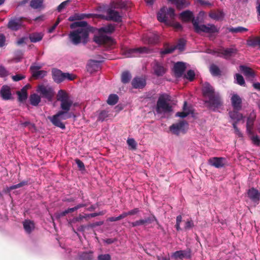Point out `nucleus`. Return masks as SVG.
Instances as JSON below:
<instances>
[{
	"label": "nucleus",
	"mask_w": 260,
	"mask_h": 260,
	"mask_svg": "<svg viewBox=\"0 0 260 260\" xmlns=\"http://www.w3.org/2000/svg\"><path fill=\"white\" fill-rule=\"evenodd\" d=\"M209 164L216 168L223 167L226 162V159L224 157H214L210 158L208 160Z\"/></svg>",
	"instance_id": "nucleus-14"
},
{
	"label": "nucleus",
	"mask_w": 260,
	"mask_h": 260,
	"mask_svg": "<svg viewBox=\"0 0 260 260\" xmlns=\"http://www.w3.org/2000/svg\"><path fill=\"white\" fill-rule=\"evenodd\" d=\"M118 101V97L116 94H112L109 96L107 100V103L109 105H114Z\"/></svg>",
	"instance_id": "nucleus-38"
},
{
	"label": "nucleus",
	"mask_w": 260,
	"mask_h": 260,
	"mask_svg": "<svg viewBox=\"0 0 260 260\" xmlns=\"http://www.w3.org/2000/svg\"><path fill=\"white\" fill-rule=\"evenodd\" d=\"M194 226V223L191 219L188 220L186 221L184 226L185 230H188Z\"/></svg>",
	"instance_id": "nucleus-50"
},
{
	"label": "nucleus",
	"mask_w": 260,
	"mask_h": 260,
	"mask_svg": "<svg viewBox=\"0 0 260 260\" xmlns=\"http://www.w3.org/2000/svg\"><path fill=\"white\" fill-rule=\"evenodd\" d=\"M248 197L250 201L253 203L254 206L258 203L259 201V196H248Z\"/></svg>",
	"instance_id": "nucleus-54"
},
{
	"label": "nucleus",
	"mask_w": 260,
	"mask_h": 260,
	"mask_svg": "<svg viewBox=\"0 0 260 260\" xmlns=\"http://www.w3.org/2000/svg\"><path fill=\"white\" fill-rule=\"evenodd\" d=\"M233 127L234 129L235 134L240 138L243 137V134L240 129L238 128L236 122H233Z\"/></svg>",
	"instance_id": "nucleus-47"
},
{
	"label": "nucleus",
	"mask_w": 260,
	"mask_h": 260,
	"mask_svg": "<svg viewBox=\"0 0 260 260\" xmlns=\"http://www.w3.org/2000/svg\"><path fill=\"white\" fill-rule=\"evenodd\" d=\"M9 75V72L3 66H0V76L5 77Z\"/></svg>",
	"instance_id": "nucleus-51"
},
{
	"label": "nucleus",
	"mask_w": 260,
	"mask_h": 260,
	"mask_svg": "<svg viewBox=\"0 0 260 260\" xmlns=\"http://www.w3.org/2000/svg\"><path fill=\"white\" fill-rule=\"evenodd\" d=\"M168 26H171L177 30L180 29L182 28L181 25L179 22H175L174 20L172 21V23L169 24Z\"/></svg>",
	"instance_id": "nucleus-56"
},
{
	"label": "nucleus",
	"mask_w": 260,
	"mask_h": 260,
	"mask_svg": "<svg viewBox=\"0 0 260 260\" xmlns=\"http://www.w3.org/2000/svg\"><path fill=\"white\" fill-rule=\"evenodd\" d=\"M81 257L83 260H91L92 255L90 253H84L82 254Z\"/></svg>",
	"instance_id": "nucleus-62"
},
{
	"label": "nucleus",
	"mask_w": 260,
	"mask_h": 260,
	"mask_svg": "<svg viewBox=\"0 0 260 260\" xmlns=\"http://www.w3.org/2000/svg\"><path fill=\"white\" fill-rule=\"evenodd\" d=\"M248 195H260V192L257 189L252 188L248 190Z\"/></svg>",
	"instance_id": "nucleus-59"
},
{
	"label": "nucleus",
	"mask_w": 260,
	"mask_h": 260,
	"mask_svg": "<svg viewBox=\"0 0 260 260\" xmlns=\"http://www.w3.org/2000/svg\"><path fill=\"white\" fill-rule=\"evenodd\" d=\"M176 14L174 9L171 8H162L157 13V19L159 21L164 23L166 25L172 23V21L175 19Z\"/></svg>",
	"instance_id": "nucleus-7"
},
{
	"label": "nucleus",
	"mask_w": 260,
	"mask_h": 260,
	"mask_svg": "<svg viewBox=\"0 0 260 260\" xmlns=\"http://www.w3.org/2000/svg\"><path fill=\"white\" fill-rule=\"evenodd\" d=\"M153 70L155 74L158 76L163 75L166 72L165 68L158 62L154 63Z\"/></svg>",
	"instance_id": "nucleus-29"
},
{
	"label": "nucleus",
	"mask_w": 260,
	"mask_h": 260,
	"mask_svg": "<svg viewBox=\"0 0 260 260\" xmlns=\"http://www.w3.org/2000/svg\"><path fill=\"white\" fill-rule=\"evenodd\" d=\"M143 39L145 42L147 41L149 44H154L157 42L158 37L157 35L151 34L148 37L144 38Z\"/></svg>",
	"instance_id": "nucleus-34"
},
{
	"label": "nucleus",
	"mask_w": 260,
	"mask_h": 260,
	"mask_svg": "<svg viewBox=\"0 0 260 260\" xmlns=\"http://www.w3.org/2000/svg\"><path fill=\"white\" fill-rule=\"evenodd\" d=\"M255 118L254 113H251L249 117L247 118L246 123V132L247 134H251L253 129V122Z\"/></svg>",
	"instance_id": "nucleus-21"
},
{
	"label": "nucleus",
	"mask_w": 260,
	"mask_h": 260,
	"mask_svg": "<svg viewBox=\"0 0 260 260\" xmlns=\"http://www.w3.org/2000/svg\"><path fill=\"white\" fill-rule=\"evenodd\" d=\"M231 103L234 110L239 111L241 109L242 100L237 94H233L231 96Z\"/></svg>",
	"instance_id": "nucleus-18"
},
{
	"label": "nucleus",
	"mask_w": 260,
	"mask_h": 260,
	"mask_svg": "<svg viewBox=\"0 0 260 260\" xmlns=\"http://www.w3.org/2000/svg\"><path fill=\"white\" fill-rule=\"evenodd\" d=\"M27 184V181H22L17 184L13 185L10 186V187H8L7 188V190L8 192H10V191L13 189L20 188V187H22Z\"/></svg>",
	"instance_id": "nucleus-43"
},
{
	"label": "nucleus",
	"mask_w": 260,
	"mask_h": 260,
	"mask_svg": "<svg viewBox=\"0 0 260 260\" xmlns=\"http://www.w3.org/2000/svg\"><path fill=\"white\" fill-rule=\"evenodd\" d=\"M204 96L208 98V103L210 109L215 111L222 105L221 98L218 93L214 92L212 86L208 83H205L203 86Z\"/></svg>",
	"instance_id": "nucleus-4"
},
{
	"label": "nucleus",
	"mask_w": 260,
	"mask_h": 260,
	"mask_svg": "<svg viewBox=\"0 0 260 260\" xmlns=\"http://www.w3.org/2000/svg\"><path fill=\"white\" fill-rule=\"evenodd\" d=\"M108 116V112L106 111H103L100 113L98 119L99 120L104 121Z\"/></svg>",
	"instance_id": "nucleus-49"
},
{
	"label": "nucleus",
	"mask_w": 260,
	"mask_h": 260,
	"mask_svg": "<svg viewBox=\"0 0 260 260\" xmlns=\"http://www.w3.org/2000/svg\"><path fill=\"white\" fill-rule=\"evenodd\" d=\"M56 98L57 100L60 103V106L62 110L59 111L52 116L48 117V119L54 125L64 129L66 127L64 124L61 122V120L72 117H76L74 114L68 113V112L73 105L76 106L77 104H74L69 94L63 90H59L58 91Z\"/></svg>",
	"instance_id": "nucleus-1"
},
{
	"label": "nucleus",
	"mask_w": 260,
	"mask_h": 260,
	"mask_svg": "<svg viewBox=\"0 0 260 260\" xmlns=\"http://www.w3.org/2000/svg\"><path fill=\"white\" fill-rule=\"evenodd\" d=\"M132 85L135 88H142L146 85L145 79L140 77H136L132 81Z\"/></svg>",
	"instance_id": "nucleus-22"
},
{
	"label": "nucleus",
	"mask_w": 260,
	"mask_h": 260,
	"mask_svg": "<svg viewBox=\"0 0 260 260\" xmlns=\"http://www.w3.org/2000/svg\"><path fill=\"white\" fill-rule=\"evenodd\" d=\"M240 70L243 73L244 75L246 76V78L252 79L254 77V73L250 68L244 66H240Z\"/></svg>",
	"instance_id": "nucleus-28"
},
{
	"label": "nucleus",
	"mask_w": 260,
	"mask_h": 260,
	"mask_svg": "<svg viewBox=\"0 0 260 260\" xmlns=\"http://www.w3.org/2000/svg\"><path fill=\"white\" fill-rule=\"evenodd\" d=\"M12 78L14 81H18L19 80H21L25 78V76L22 75L18 74V75L13 76L12 77Z\"/></svg>",
	"instance_id": "nucleus-60"
},
{
	"label": "nucleus",
	"mask_w": 260,
	"mask_h": 260,
	"mask_svg": "<svg viewBox=\"0 0 260 260\" xmlns=\"http://www.w3.org/2000/svg\"><path fill=\"white\" fill-rule=\"evenodd\" d=\"M235 79L236 80V83L240 85H244L245 84V81L243 76L239 74H236L235 76Z\"/></svg>",
	"instance_id": "nucleus-45"
},
{
	"label": "nucleus",
	"mask_w": 260,
	"mask_h": 260,
	"mask_svg": "<svg viewBox=\"0 0 260 260\" xmlns=\"http://www.w3.org/2000/svg\"><path fill=\"white\" fill-rule=\"evenodd\" d=\"M183 111L181 112H177L176 114V116L177 117H180L181 118H184L186 117L191 112V110L189 108L187 107V102H184V106H183Z\"/></svg>",
	"instance_id": "nucleus-32"
},
{
	"label": "nucleus",
	"mask_w": 260,
	"mask_h": 260,
	"mask_svg": "<svg viewBox=\"0 0 260 260\" xmlns=\"http://www.w3.org/2000/svg\"><path fill=\"white\" fill-rule=\"evenodd\" d=\"M18 95L19 100L21 102H22L25 100L27 98V92L26 89L25 87H23L20 91H18L17 92Z\"/></svg>",
	"instance_id": "nucleus-39"
},
{
	"label": "nucleus",
	"mask_w": 260,
	"mask_h": 260,
	"mask_svg": "<svg viewBox=\"0 0 260 260\" xmlns=\"http://www.w3.org/2000/svg\"><path fill=\"white\" fill-rule=\"evenodd\" d=\"M92 215H94V213L90 214H86L84 215H80L77 220L79 221L80 220H82L83 219H86V220H88L90 218L94 217V216H93Z\"/></svg>",
	"instance_id": "nucleus-53"
},
{
	"label": "nucleus",
	"mask_w": 260,
	"mask_h": 260,
	"mask_svg": "<svg viewBox=\"0 0 260 260\" xmlns=\"http://www.w3.org/2000/svg\"><path fill=\"white\" fill-rule=\"evenodd\" d=\"M87 205V203L79 204L73 208H68V209L64 210V211L58 213L56 215V217L57 218H60L61 217L64 216L67 214L73 212L77 210V209H78L81 207L86 206Z\"/></svg>",
	"instance_id": "nucleus-20"
},
{
	"label": "nucleus",
	"mask_w": 260,
	"mask_h": 260,
	"mask_svg": "<svg viewBox=\"0 0 260 260\" xmlns=\"http://www.w3.org/2000/svg\"><path fill=\"white\" fill-rule=\"evenodd\" d=\"M29 101L31 105L37 106L41 102V97L37 94L34 93L30 96Z\"/></svg>",
	"instance_id": "nucleus-33"
},
{
	"label": "nucleus",
	"mask_w": 260,
	"mask_h": 260,
	"mask_svg": "<svg viewBox=\"0 0 260 260\" xmlns=\"http://www.w3.org/2000/svg\"><path fill=\"white\" fill-rule=\"evenodd\" d=\"M112 5L114 8H123L127 6V4L123 0H115Z\"/></svg>",
	"instance_id": "nucleus-35"
},
{
	"label": "nucleus",
	"mask_w": 260,
	"mask_h": 260,
	"mask_svg": "<svg viewBox=\"0 0 260 260\" xmlns=\"http://www.w3.org/2000/svg\"><path fill=\"white\" fill-rule=\"evenodd\" d=\"M43 0H31L30 6L31 8L37 9L43 6Z\"/></svg>",
	"instance_id": "nucleus-40"
},
{
	"label": "nucleus",
	"mask_w": 260,
	"mask_h": 260,
	"mask_svg": "<svg viewBox=\"0 0 260 260\" xmlns=\"http://www.w3.org/2000/svg\"><path fill=\"white\" fill-rule=\"evenodd\" d=\"M101 61L95 60H90L87 66V70L90 73H92L100 69Z\"/></svg>",
	"instance_id": "nucleus-23"
},
{
	"label": "nucleus",
	"mask_w": 260,
	"mask_h": 260,
	"mask_svg": "<svg viewBox=\"0 0 260 260\" xmlns=\"http://www.w3.org/2000/svg\"><path fill=\"white\" fill-rule=\"evenodd\" d=\"M70 1L68 0L61 3L57 7V10L60 12L70 3Z\"/></svg>",
	"instance_id": "nucleus-58"
},
{
	"label": "nucleus",
	"mask_w": 260,
	"mask_h": 260,
	"mask_svg": "<svg viewBox=\"0 0 260 260\" xmlns=\"http://www.w3.org/2000/svg\"><path fill=\"white\" fill-rule=\"evenodd\" d=\"M75 161L78 167L79 168L80 170H84L85 169L84 165L82 161L78 159H76Z\"/></svg>",
	"instance_id": "nucleus-61"
},
{
	"label": "nucleus",
	"mask_w": 260,
	"mask_h": 260,
	"mask_svg": "<svg viewBox=\"0 0 260 260\" xmlns=\"http://www.w3.org/2000/svg\"><path fill=\"white\" fill-rule=\"evenodd\" d=\"M154 220H156V219L155 216H153L152 217H148L144 219H140L135 222H133L131 224L132 226L135 227L140 225H143L145 223H150Z\"/></svg>",
	"instance_id": "nucleus-24"
},
{
	"label": "nucleus",
	"mask_w": 260,
	"mask_h": 260,
	"mask_svg": "<svg viewBox=\"0 0 260 260\" xmlns=\"http://www.w3.org/2000/svg\"><path fill=\"white\" fill-rule=\"evenodd\" d=\"M131 79V75L128 72H124L121 75V81L123 83H128Z\"/></svg>",
	"instance_id": "nucleus-41"
},
{
	"label": "nucleus",
	"mask_w": 260,
	"mask_h": 260,
	"mask_svg": "<svg viewBox=\"0 0 260 260\" xmlns=\"http://www.w3.org/2000/svg\"><path fill=\"white\" fill-rule=\"evenodd\" d=\"M259 38H255L254 39L248 40L247 44L249 46L254 47L258 46Z\"/></svg>",
	"instance_id": "nucleus-46"
},
{
	"label": "nucleus",
	"mask_w": 260,
	"mask_h": 260,
	"mask_svg": "<svg viewBox=\"0 0 260 260\" xmlns=\"http://www.w3.org/2000/svg\"><path fill=\"white\" fill-rule=\"evenodd\" d=\"M23 25L22 18L21 17H14L11 18L8 24V27L13 30H17Z\"/></svg>",
	"instance_id": "nucleus-12"
},
{
	"label": "nucleus",
	"mask_w": 260,
	"mask_h": 260,
	"mask_svg": "<svg viewBox=\"0 0 260 260\" xmlns=\"http://www.w3.org/2000/svg\"><path fill=\"white\" fill-rule=\"evenodd\" d=\"M211 74L213 76H218L220 74V71L218 67L215 65H212L210 68Z\"/></svg>",
	"instance_id": "nucleus-44"
},
{
	"label": "nucleus",
	"mask_w": 260,
	"mask_h": 260,
	"mask_svg": "<svg viewBox=\"0 0 260 260\" xmlns=\"http://www.w3.org/2000/svg\"><path fill=\"white\" fill-rule=\"evenodd\" d=\"M40 68L41 67L38 66H31L30 69L34 77L43 78L46 75L47 72L44 70H40Z\"/></svg>",
	"instance_id": "nucleus-19"
},
{
	"label": "nucleus",
	"mask_w": 260,
	"mask_h": 260,
	"mask_svg": "<svg viewBox=\"0 0 260 260\" xmlns=\"http://www.w3.org/2000/svg\"><path fill=\"white\" fill-rule=\"evenodd\" d=\"M44 34L42 32H35L29 35V39L32 43H37L42 40Z\"/></svg>",
	"instance_id": "nucleus-30"
},
{
	"label": "nucleus",
	"mask_w": 260,
	"mask_h": 260,
	"mask_svg": "<svg viewBox=\"0 0 260 260\" xmlns=\"http://www.w3.org/2000/svg\"><path fill=\"white\" fill-rule=\"evenodd\" d=\"M75 30L70 32L69 37L71 42L74 45L85 44L88 41L89 28L85 21L75 22L70 25Z\"/></svg>",
	"instance_id": "nucleus-2"
},
{
	"label": "nucleus",
	"mask_w": 260,
	"mask_h": 260,
	"mask_svg": "<svg viewBox=\"0 0 260 260\" xmlns=\"http://www.w3.org/2000/svg\"><path fill=\"white\" fill-rule=\"evenodd\" d=\"M175 258L182 259L183 258H190V250H179L176 251L173 254Z\"/></svg>",
	"instance_id": "nucleus-25"
},
{
	"label": "nucleus",
	"mask_w": 260,
	"mask_h": 260,
	"mask_svg": "<svg viewBox=\"0 0 260 260\" xmlns=\"http://www.w3.org/2000/svg\"><path fill=\"white\" fill-rule=\"evenodd\" d=\"M229 30L230 32L232 33H238V32H243L244 31H247L248 29L246 28L238 26L237 27H231L229 28Z\"/></svg>",
	"instance_id": "nucleus-42"
},
{
	"label": "nucleus",
	"mask_w": 260,
	"mask_h": 260,
	"mask_svg": "<svg viewBox=\"0 0 260 260\" xmlns=\"http://www.w3.org/2000/svg\"><path fill=\"white\" fill-rule=\"evenodd\" d=\"M170 101V96L167 94H162L159 97L156 106L157 114L165 115L172 111V106L169 103Z\"/></svg>",
	"instance_id": "nucleus-6"
},
{
	"label": "nucleus",
	"mask_w": 260,
	"mask_h": 260,
	"mask_svg": "<svg viewBox=\"0 0 260 260\" xmlns=\"http://www.w3.org/2000/svg\"><path fill=\"white\" fill-rule=\"evenodd\" d=\"M106 20H113L116 22L121 21V16L114 10L109 9L107 11V15L104 17Z\"/></svg>",
	"instance_id": "nucleus-16"
},
{
	"label": "nucleus",
	"mask_w": 260,
	"mask_h": 260,
	"mask_svg": "<svg viewBox=\"0 0 260 260\" xmlns=\"http://www.w3.org/2000/svg\"><path fill=\"white\" fill-rule=\"evenodd\" d=\"M0 93L3 100H7L10 99L11 97L10 88L8 86H3L2 87Z\"/></svg>",
	"instance_id": "nucleus-27"
},
{
	"label": "nucleus",
	"mask_w": 260,
	"mask_h": 260,
	"mask_svg": "<svg viewBox=\"0 0 260 260\" xmlns=\"http://www.w3.org/2000/svg\"><path fill=\"white\" fill-rule=\"evenodd\" d=\"M21 124L23 125L24 126H29V127L30 129H35V125L33 124H31L29 121H26L23 123H22Z\"/></svg>",
	"instance_id": "nucleus-63"
},
{
	"label": "nucleus",
	"mask_w": 260,
	"mask_h": 260,
	"mask_svg": "<svg viewBox=\"0 0 260 260\" xmlns=\"http://www.w3.org/2000/svg\"><path fill=\"white\" fill-rule=\"evenodd\" d=\"M111 256L109 254H100L98 256V260H111Z\"/></svg>",
	"instance_id": "nucleus-55"
},
{
	"label": "nucleus",
	"mask_w": 260,
	"mask_h": 260,
	"mask_svg": "<svg viewBox=\"0 0 260 260\" xmlns=\"http://www.w3.org/2000/svg\"><path fill=\"white\" fill-rule=\"evenodd\" d=\"M53 78L56 83H60L65 79L71 81L74 79L75 76L69 73H63L59 70H53L52 71Z\"/></svg>",
	"instance_id": "nucleus-8"
},
{
	"label": "nucleus",
	"mask_w": 260,
	"mask_h": 260,
	"mask_svg": "<svg viewBox=\"0 0 260 260\" xmlns=\"http://www.w3.org/2000/svg\"><path fill=\"white\" fill-rule=\"evenodd\" d=\"M127 143L129 147H130L132 149H136L137 143L133 138L128 139L127 140Z\"/></svg>",
	"instance_id": "nucleus-48"
},
{
	"label": "nucleus",
	"mask_w": 260,
	"mask_h": 260,
	"mask_svg": "<svg viewBox=\"0 0 260 260\" xmlns=\"http://www.w3.org/2000/svg\"><path fill=\"white\" fill-rule=\"evenodd\" d=\"M37 92L40 93L42 98L47 99L50 101L54 95L53 89L49 86L44 85H40L37 90Z\"/></svg>",
	"instance_id": "nucleus-10"
},
{
	"label": "nucleus",
	"mask_w": 260,
	"mask_h": 260,
	"mask_svg": "<svg viewBox=\"0 0 260 260\" xmlns=\"http://www.w3.org/2000/svg\"><path fill=\"white\" fill-rule=\"evenodd\" d=\"M23 224L25 231L28 234L30 233L35 228L34 222L29 220H25Z\"/></svg>",
	"instance_id": "nucleus-31"
},
{
	"label": "nucleus",
	"mask_w": 260,
	"mask_h": 260,
	"mask_svg": "<svg viewBox=\"0 0 260 260\" xmlns=\"http://www.w3.org/2000/svg\"><path fill=\"white\" fill-rule=\"evenodd\" d=\"M114 29L115 27L112 24H109L100 28L98 30V34L94 37V41L99 45H114L115 44L114 41L106 34L112 33L114 31Z\"/></svg>",
	"instance_id": "nucleus-5"
},
{
	"label": "nucleus",
	"mask_w": 260,
	"mask_h": 260,
	"mask_svg": "<svg viewBox=\"0 0 260 260\" xmlns=\"http://www.w3.org/2000/svg\"><path fill=\"white\" fill-rule=\"evenodd\" d=\"M187 123L182 120L171 125L170 129L173 134L178 135L181 133H184L187 129Z\"/></svg>",
	"instance_id": "nucleus-11"
},
{
	"label": "nucleus",
	"mask_w": 260,
	"mask_h": 260,
	"mask_svg": "<svg viewBox=\"0 0 260 260\" xmlns=\"http://www.w3.org/2000/svg\"><path fill=\"white\" fill-rule=\"evenodd\" d=\"M185 63L182 62H178L174 64V72L177 77H181L186 69Z\"/></svg>",
	"instance_id": "nucleus-17"
},
{
	"label": "nucleus",
	"mask_w": 260,
	"mask_h": 260,
	"mask_svg": "<svg viewBox=\"0 0 260 260\" xmlns=\"http://www.w3.org/2000/svg\"><path fill=\"white\" fill-rule=\"evenodd\" d=\"M139 211H140V210L138 208H134L133 210H131V211H129L128 212V215L129 216L134 215H135V214H137V213H138L139 212Z\"/></svg>",
	"instance_id": "nucleus-64"
},
{
	"label": "nucleus",
	"mask_w": 260,
	"mask_h": 260,
	"mask_svg": "<svg viewBox=\"0 0 260 260\" xmlns=\"http://www.w3.org/2000/svg\"><path fill=\"white\" fill-rule=\"evenodd\" d=\"M194 76L195 74L194 71L192 70H189L185 75V77L190 81H192L194 79Z\"/></svg>",
	"instance_id": "nucleus-52"
},
{
	"label": "nucleus",
	"mask_w": 260,
	"mask_h": 260,
	"mask_svg": "<svg viewBox=\"0 0 260 260\" xmlns=\"http://www.w3.org/2000/svg\"><path fill=\"white\" fill-rule=\"evenodd\" d=\"M185 45V40L183 39H180L178 44L174 46L169 48H166L161 51L162 54H165L173 52L175 49H178L179 51H183Z\"/></svg>",
	"instance_id": "nucleus-13"
},
{
	"label": "nucleus",
	"mask_w": 260,
	"mask_h": 260,
	"mask_svg": "<svg viewBox=\"0 0 260 260\" xmlns=\"http://www.w3.org/2000/svg\"><path fill=\"white\" fill-rule=\"evenodd\" d=\"M180 19L184 22L192 21L195 31L198 34L206 33L213 34L218 32L219 29L214 25L200 24L199 19L193 18V13L189 10L182 12L180 14Z\"/></svg>",
	"instance_id": "nucleus-3"
},
{
	"label": "nucleus",
	"mask_w": 260,
	"mask_h": 260,
	"mask_svg": "<svg viewBox=\"0 0 260 260\" xmlns=\"http://www.w3.org/2000/svg\"><path fill=\"white\" fill-rule=\"evenodd\" d=\"M252 143L256 146H259L260 145V138L256 135H254L253 131H252L251 134H248Z\"/></svg>",
	"instance_id": "nucleus-36"
},
{
	"label": "nucleus",
	"mask_w": 260,
	"mask_h": 260,
	"mask_svg": "<svg viewBox=\"0 0 260 260\" xmlns=\"http://www.w3.org/2000/svg\"><path fill=\"white\" fill-rule=\"evenodd\" d=\"M104 224V221H98L95 222L94 223H90L87 225L88 228L93 229L96 226L102 225Z\"/></svg>",
	"instance_id": "nucleus-57"
},
{
	"label": "nucleus",
	"mask_w": 260,
	"mask_h": 260,
	"mask_svg": "<svg viewBox=\"0 0 260 260\" xmlns=\"http://www.w3.org/2000/svg\"><path fill=\"white\" fill-rule=\"evenodd\" d=\"M189 5L190 3L187 1V0H178L176 2L175 6L177 9H181L188 6Z\"/></svg>",
	"instance_id": "nucleus-37"
},
{
	"label": "nucleus",
	"mask_w": 260,
	"mask_h": 260,
	"mask_svg": "<svg viewBox=\"0 0 260 260\" xmlns=\"http://www.w3.org/2000/svg\"><path fill=\"white\" fill-rule=\"evenodd\" d=\"M229 114L231 119L233 122H236V124L243 118V115L240 113L238 111L235 110L233 111H230Z\"/></svg>",
	"instance_id": "nucleus-26"
},
{
	"label": "nucleus",
	"mask_w": 260,
	"mask_h": 260,
	"mask_svg": "<svg viewBox=\"0 0 260 260\" xmlns=\"http://www.w3.org/2000/svg\"><path fill=\"white\" fill-rule=\"evenodd\" d=\"M237 52V49L234 48H221L218 50L217 56L222 57L224 58H229L231 56L235 54Z\"/></svg>",
	"instance_id": "nucleus-15"
},
{
	"label": "nucleus",
	"mask_w": 260,
	"mask_h": 260,
	"mask_svg": "<svg viewBox=\"0 0 260 260\" xmlns=\"http://www.w3.org/2000/svg\"><path fill=\"white\" fill-rule=\"evenodd\" d=\"M146 47L126 49L123 51V54L125 57H133L139 56L140 54L147 53Z\"/></svg>",
	"instance_id": "nucleus-9"
}]
</instances>
